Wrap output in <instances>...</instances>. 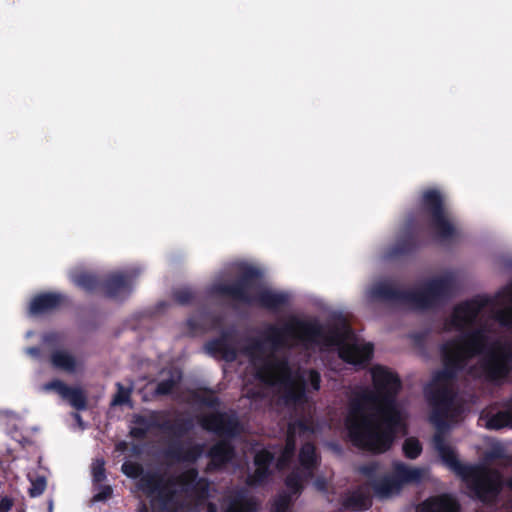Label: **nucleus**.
<instances>
[{
    "mask_svg": "<svg viewBox=\"0 0 512 512\" xmlns=\"http://www.w3.org/2000/svg\"><path fill=\"white\" fill-rule=\"evenodd\" d=\"M306 396V383L304 381V379L301 380V382L295 386V387H291L287 393H286V397L288 400H292L293 402H301L302 400H304Z\"/></svg>",
    "mask_w": 512,
    "mask_h": 512,
    "instance_id": "nucleus-45",
    "label": "nucleus"
},
{
    "mask_svg": "<svg viewBox=\"0 0 512 512\" xmlns=\"http://www.w3.org/2000/svg\"><path fill=\"white\" fill-rule=\"evenodd\" d=\"M406 231L400 235L396 242L387 248L385 257L387 259H397L415 253L422 245V241L417 234L420 229V222L415 215L407 218Z\"/></svg>",
    "mask_w": 512,
    "mask_h": 512,
    "instance_id": "nucleus-12",
    "label": "nucleus"
},
{
    "mask_svg": "<svg viewBox=\"0 0 512 512\" xmlns=\"http://www.w3.org/2000/svg\"><path fill=\"white\" fill-rule=\"evenodd\" d=\"M207 457L210 460L208 469L220 470L235 457V447L230 440L220 439L209 448Z\"/></svg>",
    "mask_w": 512,
    "mask_h": 512,
    "instance_id": "nucleus-16",
    "label": "nucleus"
},
{
    "mask_svg": "<svg viewBox=\"0 0 512 512\" xmlns=\"http://www.w3.org/2000/svg\"><path fill=\"white\" fill-rule=\"evenodd\" d=\"M292 502V497L288 493H281L274 500L272 505V512H288Z\"/></svg>",
    "mask_w": 512,
    "mask_h": 512,
    "instance_id": "nucleus-44",
    "label": "nucleus"
},
{
    "mask_svg": "<svg viewBox=\"0 0 512 512\" xmlns=\"http://www.w3.org/2000/svg\"><path fill=\"white\" fill-rule=\"evenodd\" d=\"M165 411H151L147 416L149 431L158 429L172 435V440L164 450L166 459L177 463L194 464L203 455L204 445L200 443H183L179 439L188 434L194 428V421L191 417H176L174 420L160 418L165 417Z\"/></svg>",
    "mask_w": 512,
    "mask_h": 512,
    "instance_id": "nucleus-7",
    "label": "nucleus"
},
{
    "mask_svg": "<svg viewBox=\"0 0 512 512\" xmlns=\"http://www.w3.org/2000/svg\"><path fill=\"white\" fill-rule=\"evenodd\" d=\"M459 502L450 494L432 496L423 501L420 512H460Z\"/></svg>",
    "mask_w": 512,
    "mask_h": 512,
    "instance_id": "nucleus-19",
    "label": "nucleus"
},
{
    "mask_svg": "<svg viewBox=\"0 0 512 512\" xmlns=\"http://www.w3.org/2000/svg\"><path fill=\"white\" fill-rule=\"evenodd\" d=\"M486 427L490 430H500L505 427L512 428V423L508 418V413L500 410L487 420Z\"/></svg>",
    "mask_w": 512,
    "mask_h": 512,
    "instance_id": "nucleus-36",
    "label": "nucleus"
},
{
    "mask_svg": "<svg viewBox=\"0 0 512 512\" xmlns=\"http://www.w3.org/2000/svg\"><path fill=\"white\" fill-rule=\"evenodd\" d=\"M379 469V465L376 462H371L365 465H362L359 471L369 479V482L373 479L377 478L376 473Z\"/></svg>",
    "mask_w": 512,
    "mask_h": 512,
    "instance_id": "nucleus-49",
    "label": "nucleus"
},
{
    "mask_svg": "<svg viewBox=\"0 0 512 512\" xmlns=\"http://www.w3.org/2000/svg\"><path fill=\"white\" fill-rule=\"evenodd\" d=\"M196 298V293L190 288H180L173 291V299L180 305H189Z\"/></svg>",
    "mask_w": 512,
    "mask_h": 512,
    "instance_id": "nucleus-41",
    "label": "nucleus"
},
{
    "mask_svg": "<svg viewBox=\"0 0 512 512\" xmlns=\"http://www.w3.org/2000/svg\"><path fill=\"white\" fill-rule=\"evenodd\" d=\"M291 428L293 429L295 434H296L297 430H299L302 433L311 431V427H310L309 423L307 422V420H305L303 418L297 419L296 421L290 423L288 425L287 431H290Z\"/></svg>",
    "mask_w": 512,
    "mask_h": 512,
    "instance_id": "nucleus-50",
    "label": "nucleus"
},
{
    "mask_svg": "<svg viewBox=\"0 0 512 512\" xmlns=\"http://www.w3.org/2000/svg\"><path fill=\"white\" fill-rule=\"evenodd\" d=\"M117 393L115 394L112 404L123 405L130 401L131 390L125 388L121 383H117Z\"/></svg>",
    "mask_w": 512,
    "mask_h": 512,
    "instance_id": "nucleus-46",
    "label": "nucleus"
},
{
    "mask_svg": "<svg viewBox=\"0 0 512 512\" xmlns=\"http://www.w3.org/2000/svg\"><path fill=\"white\" fill-rule=\"evenodd\" d=\"M486 457L489 460L502 459L504 457V452L502 449H492L487 453Z\"/></svg>",
    "mask_w": 512,
    "mask_h": 512,
    "instance_id": "nucleus-55",
    "label": "nucleus"
},
{
    "mask_svg": "<svg viewBox=\"0 0 512 512\" xmlns=\"http://www.w3.org/2000/svg\"><path fill=\"white\" fill-rule=\"evenodd\" d=\"M51 363L55 368L67 372H73L76 368L75 358L63 350H56L52 353Z\"/></svg>",
    "mask_w": 512,
    "mask_h": 512,
    "instance_id": "nucleus-30",
    "label": "nucleus"
},
{
    "mask_svg": "<svg viewBox=\"0 0 512 512\" xmlns=\"http://www.w3.org/2000/svg\"><path fill=\"white\" fill-rule=\"evenodd\" d=\"M431 406L429 419L437 429L433 436V445L441 461L462 480L472 499L485 505L494 504L502 492L501 472L483 464L462 463L443 435L448 427L447 419L452 408Z\"/></svg>",
    "mask_w": 512,
    "mask_h": 512,
    "instance_id": "nucleus-3",
    "label": "nucleus"
},
{
    "mask_svg": "<svg viewBox=\"0 0 512 512\" xmlns=\"http://www.w3.org/2000/svg\"><path fill=\"white\" fill-rule=\"evenodd\" d=\"M29 352H30L31 354H33V355H37V354H38V349H37V348H35V347H33V348H30V349H29Z\"/></svg>",
    "mask_w": 512,
    "mask_h": 512,
    "instance_id": "nucleus-59",
    "label": "nucleus"
},
{
    "mask_svg": "<svg viewBox=\"0 0 512 512\" xmlns=\"http://www.w3.org/2000/svg\"><path fill=\"white\" fill-rule=\"evenodd\" d=\"M122 472L130 478H140L144 476V469L141 464L137 462L126 461L122 464Z\"/></svg>",
    "mask_w": 512,
    "mask_h": 512,
    "instance_id": "nucleus-43",
    "label": "nucleus"
},
{
    "mask_svg": "<svg viewBox=\"0 0 512 512\" xmlns=\"http://www.w3.org/2000/svg\"><path fill=\"white\" fill-rule=\"evenodd\" d=\"M31 486L28 489V494L32 498L42 495L47 487V480L45 476H37L30 479Z\"/></svg>",
    "mask_w": 512,
    "mask_h": 512,
    "instance_id": "nucleus-42",
    "label": "nucleus"
},
{
    "mask_svg": "<svg viewBox=\"0 0 512 512\" xmlns=\"http://www.w3.org/2000/svg\"><path fill=\"white\" fill-rule=\"evenodd\" d=\"M207 512H217V507L213 503H209L207 506Z\"/></svg>",
    "mask_w": 512,
    "mask_h": 512,
    "instance_id": "nucleus-58",
    "label": "nucleus"
},
{
    "mask_svg": "<svg viewBox=\"0 0 512 512\" xmlns=\"http://www.w3.org/2000/svg\"><path fill=\"white\" fill-rule=\"evenodd\" d=\"M199 424L204 430L226 440H232L242 432L241 423L234 413L212 412L202 416Z\"/></svg>",
    "mask_w": 512,
    "mask_h": 512,
    "instance_id": "nucleus-11",
    "label": "nucleus"
},
{
    "mask_svg": "<svg viewBox=\"0 0 512 512\" xmlns=\"http://www.w3.org/2000/svg\"><path fill=\"white\" fill-rule=\"evenodd\" d=\"M234 334L232 329L222 330L219 337L206 343L208 352L220 355L226 361H234L237 358V350L232 344Z\"/></svg>",
    "mask_w": 512,
    "mask_h": 512,
    "instance_id": "nucleus-18",
    "label": "nucleus"
},
{
    "mask_svg": "<svg viewBox=\"0 0 512 512\" xmlns=\"http://www.w3.org/2000/svg\"><path fill=\"white\" fill-rule=\"evenodd\" d=\"M485 304V301L478 298L457 304L454 307L449 325H451L456 330L462 331L464 328L472 325L475 322Z\"/></svg>",
    "mask_w": 512,
    "mask_h": 512,
    "instance_id": "nucleus-13",
    "label": "nucleus"
},
{
    "mask_svg": "<svg viewBox=\"0 0 512 512\" xmlns=\"http://www.w3.org/2000/svg\"><path fill=\"white\" fill-rule=\"evenodd\" d=\"M488 337L484 330L475 329L463 339H451L440 346V356L443 368L433 377L435 382H450L455 380L476 355L485 354Z\"/></svg>",
    "mask_w": 512,
    "mask_h": 512,
    "instance_id": "nucleus-6",
    "label": "nucleus"
},
{
    "mask_svg": "<svg viewBox=\"0 0 512 512\" xmlns=\"http://www.w3.org/2000/svg\"><path fill=\"white\" fill-rule=\"evenodd\" d=\"M370 487L373 489L378 498H387L394 492L400 491L393 476H383L375 478L369 482Z\"/></svg>",
    "mask_w": 512,
    "mask_h": 512,
    "instance_id": "nucleus-24",
    "label": "nucleus"
},
{
    "mask_svg": "<svg viewBox=\"0 0 512 512\" xmlns=\"http://www.w3.org/2000/svg\"><path fill=\"white\" fill-rule=\"evenodd\" d=\"M198 470L195 467L188 468L178 475L167 477L169 484L179 486L181 492L190 493L194 482L197 480Z\"/></svg>",
    "mask_w": 512,
    "mask_h": 512,
    "instance_id": "nucleus-25",
    "label": "nucleus"
},
{
    "mask_svg": "<svg viewBox=\"0 0 512 512\" xmlns=\"http://www.w3.org/2000/svg\"><path fill=\"white\" fill-rule=\"evenodd\" d=\"M45 388L47 390H53L55 391L57 394H59L62 398L65 397L66 393L68 392L70 386H68L66 383H64L63 381L61 380H58V379H55V380H52L50 382H48L46 385H45Z\"/></svg>",
    "mask_w": 512,
    "mask_h": 512,
    "instance_id": "nucleus-48",
    "label": "nucleus"
},
{
    "mask_svg": "<svg viewBox=\"0 0 512 512\" xmlns=\"http://www.w3.org/2000/svg\"><path fill=\"white\" fill-rule=\"evenodd\" d=\"M455 292L456 279L452 273H446L427 281L419 290H402L390 281H379L372 286L370 295L379 301L407 304L425 310L449 301Z\"/></svg>",
    "mask_w": 512,
    "mask_h": 512,
    "instance_id": "nucleus-5",
    "label": "nucleus"
},
{
    "mask_svg": "<svg viewBox=\"0 0 512 512\" xmlns=\"http://www.w3.org/2000/svg\"><path fill=\"white\" fill-rule=\"evenodd\" d=\"M223 324V318L207 308L198 310L188 318L187 326L193 333H203L216 330Z\"/></svg>",
    "mask_w": 512,
    "mask_h": 512,
    "instance_id": "nucleus-17",
    "label": "nucleus"
},
{
    "mask_svg": "<svg viewBox=\"0 0 512 512\" xmlns=\"http://www.w3.org/2000/svg\"><path fill=\"white\" fill-rule=\"evenodd\" d=\"M138 488L150 498L155 512H185V503L173 484L162 474L147 472L139 479Z\"/></svg>",
    "mask_w": 512,
    "mask_h": 512,
    "instance_id": "nucleus-8",
    "label": "nucleus"
},
{
    "mask_svg": "<svg viewBox=\"0 0 512 512\" xmlns=\"http://www.w3.org/2000/svg\"><path fill=\"white\" fill-rule=\"evenodd\" d=\"M418 211L427 219L428 226L437 239L448 241L458 236L457 228L449 216L444 197L439 190L434 188L424 190L418 203Z\"/></svg>",
    "mask_w": 512,
    "mask_h": 512,
    "instance_id": "nucleus-9",
    "label": "nucleus"
},
{
    "mask_svg": "<svg viewBox=\"0 0 512 512\" xmlns=\"http://www.w3.org/2000/svg\"><path fill=\"white\" fill-rule=\"evenodd\" d=\"M273 461L274 454L267 449L259 450L254 456V465L258 468L270 469Z\"/></svg>",
    "mask_w": 512,
    "mask_h": 512,
    "instance_id": "nucleus-40",
    "label": "nucleus"
},
{
    "mask_svg": "<svg viewBox=\"0 0 512 512\" xmlns=\"http://www.w3.org/2000/svg\"><path fill=\"white\" fill-rule=\"evenodd\" d=\"M372 505V499L369 494L356 490L343 500V507L355 511L368 510Z\"/></svg>",
    "mask_w": 512,
    "mask_h": 512,
    "instance_id": "nucleus-26",
    "label": "nucleus"
},
{
    "mask_svg": "<svg viewBox=\"0 0 512 512\" xmlns=\"http://www.w3.org/2000/svg\"><path fill=\"white\" fill-rule=\"evenodd\" d=\"M426 397L430 405L452 408L455 394L449 386L443 385L426 390Z\"/></svg>",
    "mask_w": 512,
    "mask_h": 512,
    "instance_id": "nucleus-23",
    "label": "nucleus"
},
{
    "mask_svg": "<svg viewBox=\"0 0 512 512\" xmlns=\"http://www.w3.org/2000/svg\"><path fill=\"white\" fill-rule=\"evenodd\" d=\"M402 450L407 459L414 460L421 455L423 447L419 439L416 437H408L403 442Z\"/></svg>",
    "mask_w": 512,
    "mask_h": 512,
    "instance_id": "nucleus-34",
    "label": "nucleus"
},
{
    "mask_svg": "<svg viewBox=\"0 0 512 512\" xmlns=\"http://www.w3.org/2000/svg\"><path fill=\"white\" fill-rule=\"evenodd\" d=\"M66 301L65 295L58 292H43L35 295L29 304V314L40 316L60 308Z\"/></svg>",
    "mask_w": 512,
    "mask_h": 512,
    "instance_id": "nucleus-15",
    "label": "nucleus"
},
{
    "mask_svg": "<svg viewBox=\"0 0 512 512\" xmlns=\"http://www.w3.org/2000/svg\"><path fill=\"white\" fill-rule=\"evenodd\" d=\"M373 388H365L350 402L345 420L351 443L380 454L388 451L401 425L397 396L402 388L397 373L376 365L371 370Z\"/></svg>",
    "mask_w": 512,
    "mask_h": 512,
    "instance_id": "nucleus-1",
    "label": "nucleus"
},
{
    "mask_svg": "<svg viewBox=\"0 0 512 512\" xmlns=\"http://www.w3.org/2000/svg\"><path fill=\"white\" fill-rule=\"evenodd\" d=\"M257 503L248 498L244 491H237L226 500V506L222 512H257Z\"/></svg>",
    "mask_w": 512,
    "mask_h": 512,
    "instance_id": "nucleus-21",
    "label": "nucleus"
},
{
    "mask_svg": "<svg viewBox=\"0 0 512 512\" xmlns=\"http://www.w3.org/2000/svg\"><path fill=\"white\" fill-rule=\"evenodd\" d=\"M63 399L67 400L76 410L82 411L87 408L86 395L80 388L70 387Z\"/></svg>",
    "mask_w": 512,
    "mask_h": 512,
    "instance_id": "nucleus-31",
    "label": "nucleus"
},
{
    "mask_svg": "<svg viewBox=\"0 0 512 512\" xmlns=\"http://www.w3.org/2000/svg\"><path fill=\"white\" fill-rule=\"evenodd\" d=\"M299 462L303 469L311 476L318 465L316 448L313 443L306 442L302 445L299 452Z\"/></svg>",
    "mask_w": 512,
    "mask_h": 512,
    "instance_id": "nucleus-28",
    "label": "nucleus"
},
{
    "mask_svg": "<svg viewBox=\"0 0 512 512\" xmlns=\"http://www.w3.org/2000/svg\"><path fill=\"white\" fill-rule=\"evenodd\" d=\"M248 349L260 351L262 349V343L260 341H255Z\"/></svg>",
    "mask_w": 512,
    "mask_h": 512,
    "instance_id": "nucleus-56",
    "label": "nucleus"
},
{
    "mask_svg": "<svg viewBox=\"0 0 512 512\" xmlns=\"http://www.w3.org/2000/svg\"><path fill=\"white\" fill-rule=\"evenodd\" d=\"M92 476L95 483H101L106 479L105 462L103 459H98L93 463Z\"/></svg>",
    "mask_w": 512,
    "mask_h": 512,
    "instance_id": "nucleus-47",
    "label": "nucleus"
},
{
    "mask_svg": "<svg viewBox=\"0 0 512 512\" xmlns=\"http://www.w3.org/2000/svg\"><path fill=\"white\" fill-rule=\"evenodd\" d=\"M103 277L90 272H80L73 277V282L86 292L101 290Z\"/></svg>",
    "mask_w": 512,
    "mask_h": 512,
    "instance_id": "nucleus-27",
    "label": "nucleus"
},
{
    "mask_svg": "<svg viewBox=\"0 0 512 512\" xmlns=\"http://www.w3.org/2000/svg\"><path fill=\"white\" fill-rule=\"evenodd\" d=\"M271 475V469L256 467L254 473L247 476L246 484L250 487L262 486L268 481Z\"/></svg>",
    "mask_w": 512,
    "mask_h": 512,
    "instance_id": "nucleus-37",
    "label": "nucleus"
},
{
    "mask_svg": "<svg viewBox=\"0 0 512 512\" xmlns=\"http://www.w3.org/2000/svg\"><path fill=\"white\" fill-rule=\"evenodd\" d=\"M137 512H149L147 504L144 502H140L137 508Z\"/></svg>",
    "mask_w": 512,
    "mask_h": 512,
    "instance_id": "nucleus-57",
    "label": "nucleus"
},
{
    "mask_svg": "<svg viewBox=\"0 0 512 512\" xmlns=\"http://www.w3.org/2000/svg\"><path fill=\"white\" fill-rule=\"evenodd\" d=\"M497 319L502 326L512 328V308L498 312Z\"/></svg>",
    "mask_w": 512,
    "mask_h": 512,
    "instance_id": "nucleus-51",
    "label": "nucleus"
},
{
    "mask_svg": "<svg viewBox=\"0 0 512 512\" xmlns=\"http://www.w3.org/2000/svg\"><path fill=\"white\" fill-rule=\"evenodd\" d=\"M295 451L296 437L293 429L291 428L290 431H287L284 448L277 460L276 466L279 470L286 468L290 464Z\"/></svg>",
    "mask_w": 512,
    "mask_h": 512,
    "instance_id": "nucleus-29",
    "label": "nucleus"
},
{
    "mask_svg": "<svg viewBox=\"0 0 512 512\" xmlns=\"http://www.w3.org/2000/svg\"><path fill=\"white\" fill-rule=\"evenodd\" d=\"M192 399L194 402L208 408H216L220 405V399L210 389H205L203 392L194 391Z\"/></svg>",
    "mask_w": 512,
    "mask_h": 512,
    "instance_id": "nucleus-32",
    "label": "nucleus"
},
{
    "mask_svg": "<svg viewBox=\"0 0 512 512\" xmlns=\"http://www.w3.org/2000/svg\"><path fill=\"white\" fill-rule=\"evenodd\" d=\"M262 271L252 265L243 264L232 282L213 286V292L236 303L257 305L269 311H278L289 302V296L269 288H261Z\"/></svg>",
    "mask_w": 512,
    "mask_h": 512,
    "instance_id": "nucleus-4",
    "label": "nucleus"
},
{
    "mask_svg": "<svg viewBox=\"0 0 512 512\" xmlns=\"http://www.w3.org/2000/svg\"><path fill=\"white\" fill-rule=\"evenodd\" d=\"M479 377L494 386L503 385L512 373V350L498 346L488 350L478 361Z\"/></svg>",
    "mask_w": 512,
    "mask_h": 512,
    "instance_id": "nucleus-10",
    "label": "nucleus"
},
{
    "mask_svg": "<svg viewBox=\"0 0 512 512\" xmlns=\"http://www.w3.org/2000/svg\"><path fill=\"white\" fill-rule=\"evenodd\" d=\"M132 421L136 426L131 428L130 435L135 439H144L149 432L147 416L135 414Z\"/></svg>",
    "mask_w": 512,
    "mask_h": 512,
    "instance_id": "nucleus-35",
    "label": "nucleus"
},
{
    "mask_svg": "<svg viewBox=\"0 0 512 512\" xmlns=\"http://www.w3.org/2000/svg\"><path fill=\"white\" fill-rule=\"evenodd\" d=\"M288 372V363L286 361H268L256 370L255 377L266 385H273L276 381V371Z\"/></svg>",
    "mask_w": 512,
    "mask_h": 512,
    "instance_id": "nucleus-22",
    "label": "nucleus"
},
{
    "mask_svg": "<svg viewBox=\"0 0 512 512\" xmlns=\"http://www.w3.org/2000/svg\"><path fill=\"white\" fill-rule=\"evenodd\" d=\"M112 488L109 485L103 486L101 488V491L94 495L93 500L94 501H104L111 497L112 495Z\"/></svg>",
    "mask_w": 512,
    "mask_h": 512,
    "instance_id": "nucleus-54",
    "label": "nucleus"
},
{
    "mask_svg": "<svg viewBox=\"0 0 512 512\" xmlns=\"http://www.w3.org/2000/svg\"><path fill=\"white\" fill-rule=\"evenodd\" d=\"M210 491V482L205 477H199L197 475V480L194 482L192 489L189 494L194 495L198 499H206L209 496Z\"/></svg>",
    "mask_w": 512,
    "mask_h": 512,
    "instance_id": "nucleus-38",
    "label": "nucleus"
},
{
    "mask_svg": "<svg viewBox=\"0 0 512 512\" xmlns=\"http://www.w3.org/2000/svg\"><path fill=\"white\" fill-rule=\"evenodd\" d=\"M392 476L401 489L405 484L419 483L422 480L423 472L420 468L409 467L403 462L396 461L393 463Z\"/></svg>",
    "mask_w": 512,
    "mask_h": 512,
    "instance_id": "nucleus-20",
    "label": "nucleus"
},
{
    "mask_svg": "<svg viewBox=\"0 0 512 512\" xmlns=\"http://www.w3.org/2000/svg\"><path fill=\"white\" fill-rule=\"evenodd\" d=\"M352 335V328L345 320L325 329L317 321H305L293 317L282 327L269 325L265 331V341L269 342L274 349L286 346L287 338L296 339L303 345L322 342L325 346L337 347L339 357L344 362L365 366L373 357L374 346L372 343H347L346 340Z\"/></svg>",
    "mask_w": 512,
    "mask_h": 512,
    "instance_id": "nucleus-2",
    "label": "nucleus"
},
{
    "mask_svg": "<svg viewBox=\"0 0 512 512\" xmlns=\"http://www.w3.org/2000/svg\"><path fill=\"white\" fill-rule=\"evenodd\" d=\"M14 505V500L8 495L0 496V512H9Z\"/></svg>",
    "mask_w": 512,
    "mask_h": 512,
    "instance_id": "nucleus-53",
    "label": "nucleus"
},
{
    "mask_svg": "<svg viewBox=\"0 0 512 512\" xmlns=\"http://www.w3.org/2000/svg\"><path fill=\"white\" fill-rule=\"evenodd\" d=\"M131 285V275L122 272H114L103 276L101 291L106 298L122 300L130 295Z\"/></svg>",
    "mask_w": 512,
    "mask_h": 512,
    "instance_id": "nucleus-14",
    "label": "nucleus"
},
{
    "mask_svg": "<svg viewBox=\"0 0 512 512\" xmlns=\"http://www.w3.org/2000/svg\"><path fill=\"white\" fill-rule=\"evenodd\" d=\"M181 379V376L179 375L177 378H174L173 376L163 379L160 382H158L156 388H155V395L157 396H167L170 395L173 390L178 385L179 381Z\"/></svg>",
    "mask_w": 512,
    "mask_h": 512,
    "instance_id": "nucleus-39",
    "label": "nucleus"
},
{
    "mask_svg": "<svg viewBox=\"0 0 512 512\" xmlns=\"http://www.w3.org/2000/svg\"><path fill=\"white\" fill-rule=\"evenodd\" d=\"M310 385L314 391H318L321 387V375L315 369H310L308 372Z\"/></svg>",
    "mask_w": 512,
    "mask_h": 512,
    "instance_id": "nucleus-52",
    "label": "nucleus"
},
{
    "mask_svg": "<svg viewBox=\"0 0 512 512\" xmlns=\"http://www.w3.org/2000/svg\"><path fill=\"white\" fill-rule=\"evenodd\" d=\"M285 486L290 491L291 497L299 495L303 491V476L298 469L292 470L285 478Z\"/></svg>",
    "mask_w": 512,
    "mask_h": 512,
    "instance_id": "nucleus-33",
    "label": "nucleus"
}]
</instances>
